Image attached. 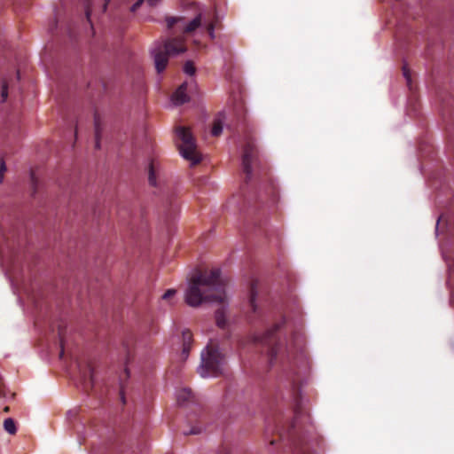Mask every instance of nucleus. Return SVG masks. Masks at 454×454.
<instances>
[{
    "instance_id": "f257e3e1",
    "label": "nucleus",
    "mask_w": 454,
    "mask_h": 454,
    "mask_svg": "<svg viewBox=\"0 0 454 454\" xmlns=\"http://www.w3.org/2000/svg\"><path fill=\"white\" fill-rule=\"evenodd\" d=\"M225 284L221 278L219 269L200 271L195 274L185 294V301L189 306L197 307L203 301L223 303L225 300Z\"/></svg>"
},
{
    "instance_id": "f03ea898",
    "label": "nucleus",
    "mask_w": 454,
    "mask_h": 454,
    "mask_svg": "<svg viewBox=\"0 0 454 454\" xmlns=\"http://www.w3.org/2000/svg\"><path fill=\"white\" fill-rule=\"evenodd\" d=\"M176 24H178V28L181 29L184 34H190L200 26L204 25L209 37L214 39L215 29L220 24V18L215 8L199 13L188 24H184V18H167V25L168 28L174 27Z\"/></svg>"
},
{
    "instance_id": "7ed1b4c3",
    "label": "nucleus",
    "mask_w": 454,
    "mask_h": 454,
    "mask_svg": "<svg viewBox=\"0 0 454 454\" xmlns=\"http://www.w3.org/2000/svg\"><path fill=\"white\" fill-rule=\"evenodd\" d=\"M224 357L219 351L217 344L210 340L206 348L201 352V364L199 373L201 377H217L223 373Z\"/></svg>"
},
{
    "instance_id": "20e7f679",
    "label": "nucleus",
    "mask_w": 454,
    "mask_h": 454,
    "mask_svg": "<svg viewBox=\"0 0 454 454\" xmlns=\"http://www.w3.org/2000/svg\"><path fill=\"white\" fill-rule=\"evenodd\" d=\"M280 327L281 324H276L272 328L268 329L262 335L255 337L256 342H259L267 348L270 365H273L278 359H280L282 363H284V361L289 362L291 359L289 350L286 348L284 349L278 341L277 333Z\"/></svg>"
},
{
    "instance_id": "39448f33",
    "label": "nucleus",
    "mask_w": 454,
    "mask_h": 454,
    "mask_svg": "<svg viewBox=\"0 0 454 454\" xmlns=\"http://www.w3.org/2000/svg\"><path fill=\"white\" fill-rule=\"evenodd\" d=\"M186 51L184 35L169 38L158 43L153 50L155 67L158 73L165 70L168 58Z\"/></svg>"
},
{
    "instance_id": "423d86ee",
    "label": "nucleus",
    "mask_w": 454,
    "mask_h": 454,
    "mask_svg": "<svg viewBox=\"0 0 454 454\" xmlns=\"http://www.w3.org/2000/svg\"><path fill=\"white\" fill-rule=\"evenodd\" d=\"M176 134L180 143L178 148L181 155L192 165H196L201 160V154L197 149L195 140L188 128L177 127Z\"/></svg>"
},
{
    "instance_id": "0eeeda50",
    "label": "nucleus",
    "mask_w": 454,
    "mask_h": 454,
    "mask_svg": "<svg viewBox=\"0 0 454 454\" xmlns=\"http://www.w3.org/2000/svg\"><path fill=\"white\" fill-rule=\"evenodd\" d=\"M242 167L245 173V181L248 183L254 176V172L262 168L258 150L252 138L247 137L243 148Z\"/></svg>"
},
{
    "instance_id": "6e6552de",
    "label": "nucleus",
    "mask_w": 454,
    "mask_h": 454,
    "mask_svg": "<svg viewBox=\"0 0 454 454\" xmlns=\"http://www.w3.org/2000/svg\"><path fill=\"white\" fill-rule=\"evenodd\" d=\"M187 84H181L177 90L172 95V101L175 105L179 106L189 100V97L186 94Z\"/></svg>"
},
{
    "instance_id": "1a4fd4ad",
    "label": "nucleus",
    "mask_w": 454,
    "mask_h": 454,
    "mask_svg": "<svg viewBox=\"0 0 454 454\" xmlns=\"http://www.w3.org/2000/svg\"><path fill=\"white\" fill-rule=\"evenodd\" d=\"M182 338H183V351H182V355L184 357H187L188 355H189L191 347H192V333L189 330H185V331L183 332Z\"/></svg>"
},
{
    "instance_id": "9d476101",
    "label": "nucleus",
    "mask_w": 454,
    "mask_h": 454,
    "mask_svg": "<svg viewBox=\"0 0 454 454\" xmlns=\"http://www.w3.org/2000/svg\"><path fill=\"white\" fill-rule=\"evenodd\" d=\"M192 398V393L189 388H182L177 392L176 395V400L180 405L184 404L186 402L191 401Z\"/></svg>"
},
{
    "instance_id": "9b49d317",
    "label": "nucleus",
    "mask_w": 454,
    "mask_h": 454,
    "mask_svg": "<svg viewBox=\"0 0 454 454\" xmlns=\"http://www.w3.org/2000/svg\"><path fill=\"white\" fill-rule=\"evenodd\" d=\"M256 295H257V282L256 281H253L251 283V286H250V299H249V303H250V306L253 309V312H256L257 311V305H256Z\"/></svg>"
},
{
    "instance_id": "f8f14e48",
    "label": "nucleus",
    "mask_w": 454,
    "mask_h": 454,
    "mask_svg": "<svg viewBox=\"0 0 454 454\" xmlns=\"http://www.w3.org/2000/svg\"><path fill=\"white\" fill-rule=\"evenodd\" d=\"M215 321L216 325L219 328L224 329L227 325V321L225 318V309L223 307L218 309L215 311Z\"/></svg>"
},
{
    "instance_id": "ddd939ff",
    "label": "nucleus",
    "mask_w": 454,
    "mask_h": 454,
    "mask_svg": "<svg viewBox=\"0 0 454 454\" xmlns=\"http://www.w3.org/2000/svg\"><path fill=\"white\" fill-rule=\"evenodd\" d=\"M223 131V120L220 116L214 121L211 134L214 137H218L222 134Z\"/></svg>"
},
{
    "instance_id": "4468645a",
    "label": "nucleus",
    "mask_w": 454,
    "mask_h": 454,
    "mask_svg": "<svg viewBox=\"0 0 454 454\" xmlns=\"http://www.w3.org/2000/svg\"><path fill=\"white\" fill-rule=\"evenodd\" d=\"M4 428L11 434H15L17 431L15 422L12 418H8L4 421Z\"/></svg>"
},
{
    "instance_id": "2eb2a0df",
    "label": "nucleus",
    "mask_w": 454,
    "mask_h": 454,
    "mask_svg": "<svg viewBox=\"0 0 454 454\" xmlns=\"http://www.w3.org/2000/svg\"><path fill=\"white\" fill-rule=\"evenodd\" d=\"M296 403H295V406H294V420L293 422V428H295L296 426L298 425L299 423V418L300 416H301V403H300V401L298 400V397H296Z\"/></svg>"
},
{
    "instance_id": "dca6fc26",
    "label": "nucleus",
    "mask_w": 454,
    "mask_h": 454,
    "mask_svg": "<svg viewBox=\"0 0 454 454\" xmlns=\"http://www.w3.org/2000/svg\"><path fill=\"white\" fill-rule=\"evenodd\" d=\"M145 0H137L132 6H131V12H136L141 4L144 3ZM161 0H146V3L149 6L153 7L157 5Z\"/></svg>"
},
{
    "instance_id": "f3484780",
    "label": "nucleus",
    "mask_w": 454,
    "mask_h": 454,
    "mask_svg": "<svg viewBox=\"0 0 454 454\" xmlns=\"http://www.w3.org/2000/svg\"><path fill=\"white\" fill-rule=\"evenodd\" d=\"M148 181L151 185L156 186L155 168L153 161L149 165Z\"/></svg>"
},
{
    "instance_id": "a211bd4d",
    "label": "nucleus",
    "mask_w": 454,
    "mask_h": 454,
    "mask_svg": "<svg viewBox=\"0 0 454 454\" xmlns=\"http://www.w3.org/2000/svg\"><path fill=\"white\" fill-rule=\"evenodd\" d=\"M184 72L188 75H193L196 73V67L192 60H188L184 63Z\"/></svg>"
},
{
    "instance_id": "6ab92c4d",
    "label": "nucleus",
    "mask_w": 454,
    "mask_h": 454,
    "mask_svg": "<svg viewBox=\"0 0 454 454\" xmlns=\"http://www.w3.org/2000/svg\"><path fill=\"white\" fill-rule=\"evenodd\" d=\"M99 137H100V130H99V123L98 116L95 115V138H96V148L99 149Z\"/></svg>"
},
{
    "instance_id": "aec40b11",
    "label": "nucleus",
    "mask_w": 454,
    "mask_h": 454,
    "mask_svg": "<svg viewBox=\"0 0 454 454\" xmlns=\"http://www.w3.org/2000/svg\"><path fill=\"white\" fill-rule=\"evenodd\" d=\"M30 181H31L33 194H35V193H36L37 189H38V179L35 176L34 171H31V173H30Z\"/></svg>"
},
{
    "instance_id": "412c9836",
    "label": "nucleus",
    "mask_w": 454,
    "mask_h": 454,
    "mask_svg": "<svg viewBox=\"0 0 454 454\" xmlns=\"http://www.w3.org/2000/svg\"><path fill=\"white\" fill-rule=\"evenodd\" d=\"M59 335L60 347H61V350H60L59 356H60V357H62L64 356V353H65V342H64L63 333H62L61 330H59Z\"/></svg>"
},
{
    "instance_id": "4be33fe9",
    "label": "nucleus",
    "mask_w": 454,
    "mask_h": 454,
    "mask_svg": "<svg viewBox=\"0 0 454 454\" xmlns=\"http://www.w3.org/2000/svg\"><path fill=\"white\" fill-rule=\"evenodd\" d=\"M201 432V428L198 426L192 427L189 431H184V434H199Z\"/></svg>"
},
{
    "instance_id": "5701e85b",
    "label": "nucleus",
    "mask_w": 454,
    "mask_h": 454,
    "mask_svg": "<svg viewBox=\"0 0 454 454\" xmlns=\"http://www.w3.org/2000/svg\"><path fill=\"white\" fill-rule=\"evenodd\" d=\"M175 294H176V290L175 289H168L162 295V299L163 300H169L170 298H172L175 295Z\"/></svg>"
},
{
    "instance_id": "b1692460",
    "label": "nucleus",
    "mask_w": 454,
    "mask_h": 454,
    "mask_svg": "<svg viewBox=\"0 0 454 454\" xmlns=\"http://www.w3.org/2000/svg\"><path fill=\"white\" fill-rule=\"evenodd\" d=\"M5 171H6V166H5L4 160H2L1 164H0V183H2L4 180V175Z\"/></svg>"
},
{
    "instance_id": "393cba45",
    "label": "nucleus",
    "mask_w": 454,
    "mask_h": 454,
    "mask_svg": "<svg viewBox=\"0 0 454 454\" xmlns=\"http://www.w3.org/2000/svg\"><path fill=\"white\" fill-rule=\"evenodd\" d=\"M1 97L3 101H5L8 97V88L6 83H4L2 86Z\"/></svg>"
},
{
    "instance_id": "a878e982",
    "label": "nucleus",
    "mask_w": 454,
    "mask_h": 454,
    "mask_svg": "<svg viewBox=\"0 0 454 454\" xmlns=\"http://www.w3.org/2000/svg\"><path fill=\"white\" fill-rule=\"evenodd\" d=\"M403 76L407 80V82L410 83L411 82V76H410V74H409V70L407 69L406 67H403Z\"/></svg>"
},
{
    "instance_id": "bb28decb",
    "label": "nucleus",
    "mask_w": 454,
    "mask_h": 454,
    "mask_svg": "<svg viewBox=\"0 0 454 454\" xmlns=\"http://www.w3.org/2000/svg\"><path fill=\"white\" fill-rule=\"evenodd\" d=\"M297 453H301V454H309L307 453V451L304 450V449H301V450H296Z\"/></svg>"
},
{
    "instance_id": "cd10ccee",
    "label": "nucleus",
    "mask_w": 454,
    "mask_h": 454,
    "mask_svg": "<svg viewBox=\"0 0 454 454\" xmlns=\"http://www.w3.org/2000/svg\"><path fill=\"white\" fill-rule=\"evenodd\" d=\"M90 9L87 7V9H86V17H87L88 20H90Z\"/></svg>"
},
{
    "instance_id": "c85d7f7f",
    "label": "nucleus",
    "mask_w": 454,
    "mask_h": 454,
    "mask_svg": "<svg viewBox=\"0 0 454 454\" xmlns=\"http://www.w3.org/2000/svg\"><path fill=\"white\" fill-rule=\"evenodd\" d=\"M4 412H9V411H10V408H9V406H5V407L4 408Z\"/></svg>"
},
{
    "instance_id": "c756f323",
    "label": "nucleus",
    "mask_w": 454,
    "mask_h": 454,
    "mask_svg": "<svg viewBox=\"0 0 454 454\" xmlns=\"http://www.w3.org/2000/svg\"><path fill=\"white\" fill-rule=\"evenodd\" d=\"M110 2V0H106V3H105V9L106 8V5L108 4V3Z\"/></svg>"
},
{
    "instance_id": "7c9ffc66",
    "label": "nucleus",
    "mask_w": 454,
    "mask_h": 454,
    "mask_svg": "<svg viewBox=\"0 0 454 454\" xmlns=\"http://www.w3.org/2000/svg\"><path fill=\"white\" fill-rule=\"evenodd\" d=\"M224 454H228V452H225Z\"/></svg>"
}]
</instances>
